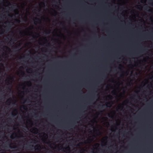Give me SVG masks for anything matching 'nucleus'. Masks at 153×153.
<instances>
[{"instance_id":"c03bdc74","label":"nucleus","mask_w":153,"mask_h":153,"mask_svg":"<svg viewBox=\"0 0 153 153\" xmlns=\"http://www.w3.org/2000/svg\"><path fill=\"white\" fill-rule=\"evenodd\" d=\"M49 45H50V44H49Z\"/></svg>"},{"instance_id":"9d476101","label":"nucleus","mask_w":153,"mask_h":153,"mask_svg":"<svg viewBox=\"0 0 153 153\" xmlns=\"http://www.w3.org/2000/svg\"><path fill=\"white\" fill-rule=\"evenodd\" d=\"M35 20H38V21H40V19H39L38 18H37L36 17V18H35Z\"/></svg>"},{"instance_id":"cd10ccee","label":"nucleus","mask_w":153,"mask_h":153,"mask_svg":"<svg viewBox=\"0 0 153 153\" xmlns=\"http://www.w3.org/2000/svg\"><path fill=\"white\" fill-rule=\"evenodd\" d=\"M15 7V6H13L12 7V8H14Z\"/></svg>"},{"instance_id":"f257e3e1","label":"nucleus","mask_w":153,"mask_h":153,"mask_svg":"<svg viewBox=\"0 0 153 153\" xmlns=\"http://www.w3.org/2000/svg\"><path fill=\"white\" fill-rule=\"evenodd\" d=\"M112 104V102H107L105 105H102L101 108H104V106H105L106 107H110Z\"/></svg>"},{"instance_id":"9b49d317","label":"nucleus","mask_w":153,"mask_h":153,"mask_svg":"<svg viewBox=\"0 0 153 153\" xmlns=\"http://www.w3.org/2000/svg\"><path fill=\"white\" fill-rule=\"evenodd\" d=\"M33 147V145H29V146H28V147L29 148H31V147Z\"/></svg>"},{"instance_id":"a211bd4d","label":"nucleus","mask_w":153,"mask_h":153,"mask_svg":"<svg viewBox=\"0 0 153 153\" xmlns=\"http://www.w3.org/2000/svg\"><path fill=\"white\" fill-rule=\"evenodd\" d=\"M33 140L34 141L37 142V141L36 140H35L33 139V140Z\"/></svg>"},{"instance_id":"79ce46f5","label":"nucleus","mask_w":153,"mask_h":153,"mask_svg":"<svg viewBox=\"0 0 153 153\" xmlns=\"http://www.w3.org/2000/svg\"><path fill=\"white\" fill-rule=\"evenodd\" d=\"M109 97H111V96H109Z\"/></svg>"},{"instance_id":"2f4dec72","label":"nucleus","mask_w":153,"mask_h":153,"mask_svg":"<svg viewBox=\"0 0 153 153\" xmlns=\"http://www.w3.org/2000/svg\"><path fill=\"white\" fill-rule=\"evenodd\" d=\"M80 144H82V143H80Z\"/></svg>"},{"instance_id":"dca6fc26","label":"nucleus","mask_w":153,"mask_h":153,"mask_svg":"<svg viewBox=\"0 0 153 153\" xmlns=\"http://www.w3.org/2000/svg\"><path fill=\"white\" fill-rule=\"evenodd\" d=\"M15 39V38H13V39H12L11 40L14 41H15L16 40Z\"/></svg>"},{"instance_id":"2eb2a0df","label":"nucleus","mask_w":153,"mask_h":153,"mask_svg":"<svg viewBox=\"0 0 153 153\" xmlns=\"http://www.w3.org/2000/svg\"><path fill=\"white\" fill-rule=\"evenodd\" d=\"M1 31L2 32V33H0V34H2V33H4V31H3V30H2Z\"/></svg>"},{"instance_id":"a878e982","label":"nucleus","mask_w":153,"mask_h":153,"mask_svg":"<svg viewBox=\"0 0 153 153\" xmlns=\"http://www.w3.org/2000/svg\"><path fill=\"white\" fill-rule=\"evenodd\" d=\"M35 34H36V35H39V34L37 33H35Z\"/></svg>"},{"instance_id":"1a4fd4ad","label":"nucleus","mask_w":153,"mask_h":153,"mask_svg":"<svg viewBox=\"0 0 153 153\" xmlns=\"http://www.w3.org/2000/svg\"><path fill=\"white\" fill-rule=\"evenodd\" d=\"M32 36L33 37V38H34V39H36L38 37V36H35L34 35H32Z\"/></svg>"},{"instance_id":"f03ea898","label":"nucleus","mask_w":153,"mask_h":153,"mask_svg":"<svg viewBox=\"0 0 153 153\" xmlns=\"http://www.w3.org/2000/svg\"><path fill=\"white\" fill-rule=\"evenodd\" d=\"M34 147L36 148L35 149L36 151H39L41 149V146L39 144L36 145Z\"/></svg>"},{"instance_id":"412c9836","label":"nucleus","mask_w":153,"mask_h":153,"mask_svg":"<svg viewBox=\"0 0 153 153\" xmlns=\"http://www.w3.org/2000/svg\"><path fill=\"white\" fill-rule=\"evenodd\" d=\"M28 70H29V71H32V69H31V68H29L28 69Z\"/></svg>"},{"instance_id":"09e8293b","label":"nucleus","mask_w":153,"mask_h":153,"mask_svg":"<svg viewBox=\"0 0 153 153\" xmlns=\"http://www.w3.org/2000/svg\"><path fill=\"white\" fill-rule=\"evenodd\" d=\"M152 40L153 41V39H152Z\"/></svg>"},{"instance_id":"a19ab883","label":"nucleus","mask_w":153,"mask_h":153,"mask_svg":"<svg viewBox=\"0 0 153 153\" xmlns=\"http://www.w3.org/2000/svg\"><path fill=\"white\" fill-rule=\"evenodd\" d=\"M15 48H17V47H16Z\"/></svg>"},{"instance_id":"0eeeda50","label":"nucleus","mask_w":153,"mask_h":153,"mask_svg":"<svg viewBox=\"0 0 153 153\" xmlns=\"http://www.w3.org/2000/svg\"><path fill=\"white\" fill-rule=\"evenodd\" d=\"M150 7L149 6H147L144 8V9L146 10H147L149 9L150 8Z\"/></svg>"},{"instance_id":"423d86ee","label":"nucleus","mask_w":153,"mask_h":153,"mask_svg":"<svg viewBox=\"0 0 153 153\" xmlns=\"http://www.w3.org/2000/svg\"><path fill=\"white\" fill-rule=\"evenodd\" d=\"M3 48H4L6 49H8V50H10V48L8 47H7V46H4Z\"/></svg>"},{"instance_id":"f704fd0d","label":"nucleus","mask_w":153,"mask_h":153,"mask_svg":"<svg viewBox=\"0 0 153 153\" xmlns=\"http://www.w3.org/2000/svg\"><path fill=\"white\" fill-rule=\"evenodd\" d=\"M148 11H150H150H151V10H148Z\"/></svg>"},{"instance_id":"ddd939ff","label":"nucleus","mask_w":153,"mask_h":153,"mask_svg":"<svg viewBox=\"0 0 153 153\" xmlns=\"http://www.w3.org/2000/svg\"><path fill=\"white\" fill-rule=\"evenodd\" d=\"M33 28V26H32L31 27H29L28 29H29L30 30H31V29H32Z\"/></svg>"},{"instance_id":"72a5a7b5","label":"nucleus","mask_w":153,"mask_h":153,"mask_svg":"<svg viewBox=\"0 0 153 153\" xmlns=\"http://www.w3.org/2000/svg\"><path fill=\"white\" fill-rule=\"evenodd\" d=\"M23 75L25 74H24V72L23 73Z\"/></svg>"},{"instance_id":"4c0bfd02","label":"nucleus","mask_w":153,"mask_h":153,"mask_svg":"<svg viewBox=\"0 0 153 153\" xmlns=\"http://www.w3.org/2000/svg\"><path fill=\"white\" fill-rule=\"evenodd\" d=\"M23 68V67H21V68Z\"/></svg>"},{"instance_id":"aec40b11","label":"nucleus","mask_w":153,"mask_h":153,"mask_svg":"<svg viewBox=\"0 0 153 153\" xmlns=\"http://www.w3.org/2000/svg\"><path fill=\"white\" fill-rule=\"evenodd\" d=\"M12 115H13V116H15L16 114H13V113H12Z\"/></svg>"},{"instance_id":"e433bc0d","label":"nucleus","mask_w":153,"mask_h":153,"mask_svg":"<svg viewBox=\"0 0 153 153\" xmlns=\"http://www.w3.org/2000/svg\"><path fill=\"white\" fill-rule=\"evenodd\" d=\"M10 79H13V78H11V77L10 78Z\"/></svg>"},{"instance_id":"4468645a","label":"nucleus","mask_w":153,"mask_h":153,"mask_svg":"<svg viewBox=\"0 0 153 153\" xmlns=\"http://www.w3.org/2000/svg\"><path fill=\"white\" fill-rule=\"evenodd\" d=\"M23 108L24 109H25V108H27V106H25V105H23Z\"/></svg>"},{"instance_id":"7c9ffc66","label":"nucleus","mask_w":153,"mask_h":153,"mask_svg":"<svg viewBox=\"0 0 153 153\" xmlns=\"http://www.w3.org/2000/svg\"><path fill=\"white\" fill-rule=\"evenodd\" d=\"M24 100L25 102L26 101V100Z\"/></svg>"},{"instance_id":"c9c22d12","label":"nucleus","mask_w":153,"mask_h":153,"mask_svg":"<svg viewBox=\"0 0 153 153\" xmlns=\"http://www.w3.org/2000/svg\"><path fill=\"white\" fill-rule=\"evenodd\" d=\"M17 21H19V20H16Z\"/></svg>"},{"instance_id":"4be33fe9","label":"nucleus","mask_w":153,"mask_h":153,"mask_svg":"<svg viewBox=\"0 0 153 153\" xmlns=\"http://www.w3.org/2000/svg\"><path fill=\"white\" fill-rule=\"evenodd\" d=\"M22 32H21V31H20V34H22Z\"/></svg>"},{"instance_id":"8fccbe9b","label":"nucleus","mask_w":153,"mask_h":153,"mask_svg":"<svg viewBox=\"0 0 153 153\" xmlns=\"http://www.w3.org/2000/svg\"><path fill=\"white\" fill-rule=\"evenodd\" d=\"M1 1V0H0V1Z\"/></svg>"},{"instance_id":"20e7f679","label":"nucleus","mask_w":153,"mask_h":153,"mask_svg":"<svg viewBox=\"0 0 153 153\" xmlns=\"http://www.w3.org/2000/svg\"><path fill=\"white\" fill-rule=\"evenodd\" d=\"M32 130L34 131V132L33 133L34 134H37L38 131V129L36 128H33Z\"/></svg>"},{"instance_id":"bb28decb","label":"nucleus","mask_w":153,"mask_h":153,"mask_svg":"<svg viewBox=\"0 0 153 153\" xmlns=\"http://www.w3.org/2000/svg\"><path fill=\"white\" fill-rule=\"evenodd\" d=\"M112 93H113V94L114 95L115 94H114V92H113Z\"/></svg>"},{"instance_id":"39448f33","label":"nucleus","mask_w":153,"mask_h":153,"mask_svg":"<svg viewBox=\"0 0 153 153\" xmlns=\"http://www.w3.org/2000/svg\"><path fill=\"white\" fill-rule=\"evenodd\" d=\"M12 100L11 99H9L6 102L7 103H9L8 105H9L10 104V102H9V101H11Z\"/></svg>"},{"instance_id":"49530a36","label":"nucleus","mask_w":153,"mask_h":153,"mask_svg":"<svg viewBox=\"0 0 153 153\" xmlns=\"http://www.w3.org/2000/svg\"><path fill=\"white\" fill-rule=\"evenodd\" d=\"M135 97V95H134L133 97Z\"/></svg>"},{"instance_id":"6e6552de","label":"nucleus","mask_w":153,"mask_h":153,"mask_svg":"<svg viewBox=\"0 0 153 153\" xmlns=\"http://www.w3.org/2000/svg\"><path fill=\"white\" fill-rule=\"evenodd\" d=\"M68 149L69 150L70 149V147L69 146H68V147H67L66 148H64V149L66 150H67V149Z\"/></svg>"},{"instance_id":"a18cd8bd","label":"nucleus","mask_w":153,"mask_h":153,"mask_svg":"<svg viewBox=\"0 0 153 153\" xmlns=\"http://www.w3.org/2000/svg\"><path fill=\"white\" fill-rule=\"evenodd\" d=\"M119 107H118V109H119Z\"/></svg>"},{"instance_id":"37998d69","label":"nucleus","mask_w":153,"mask_h":153,"mask_svg":"<svg viewBox=\"0 0 153 153\" xmlns=\"http://www.w3.org/2000/svg\"><path fill=\"white\" fill-rule=\"evenodd\" d=\"M137 97L138 98H139V96H138Z\"/></svg>"},{"instance_id":"58836bf2","label":"nucleus","mask_w":153,"mask_h":153,"mask_svg":"<svg viewBox=\"0 0 153 153\" xmlns=\"http://www.w3.org/2000/svg\"><path fill=\"white\" fill-rule=\"evenodd\" d=\"M152 78H153V75H152Z\"/></svg>"},{"instance_id":"393cba45","label":"nucleus","mask_w":153,"mask_h":153,"mask_svg":"<svg viewBox=\"0 0 153 153\" xmlns=\"http://www.w3.org/2000/svg\"><path fill=\"white\" fill-rule=\"evenodd\" d=\"M47 31H47V30H46V31H45V33H46V32H47Z\"/></svg>"},{"instance_id":"f8f14e48","label":"nucleus","mask_w":153,"mask_h":153,"mask_svg":"<svg viewBox=\"0 0 153 153\" xmlns=\"http://www.w3.org/2000/svg\"><path fill=\"white\" fill-rule=\"evenodd\" d=\"M11 143H10V145H9V147H10V148H16V147H15H15H14L12 148V147H11Z\"/></svg>"},{"instance_id":"5701e85b","label":"nucleus","mask_w":153,"mask_h":153,"mask_svg":"<svg viewBox=\"0 0 153 153\" xmlns=\"http://www.w3.org/2000/svg\"><path fill=\"white\" fill-rule=\"evenodd\" d=\"M14 111H15L16 112H17V110L16 109H15Z\"/></svg>"},{"instance_id":"7ed1b4c3","label":"nucleus","mask_w":153,"mask_h":153,"mask_svg":"<svg viewBox=\"0 0 153 153\" xmlns=\"http://www.w3.org/2000/svg\"><path fill=\"white\" fill-rule=\"evenodd\" d=\"M6 22L8 23L7 24V30L8 31L9 30V28L11 27V25L10 24V22H9L7 21Z\"/></svg>"},{"instance_id":"c756f323","label":"nucleus","mask_w":153,"mask_h":153,"mask_svg":"<svg viewBox=\"0 0 153 153\" xmlns=\"http://www.w3.org/2000/svg\"><path fill=\"white\" fill-rule=\"evenodd\" d=\"M151 5L152 6H153V3L151 4Z\"/></svg>"},{"instance_id":"c85d7f7f","label":"nucleus","mask_w":153,"mask_h":153,"mask_svg":"<svg viewBox=\"0 0 153 153\" xmlns=\"http://www.w3.org/2000/svg\"><path fill=\"white\" fill-rule=\"evenodd\" d=\"M50 33V31H48V33Z\"/></svg>"},{"instance_id":"473e14b6","label":"nucleus","mask_w":153,"mask_h":153,"mask_svg":"<svg viewBox=\"0 0 153 153\" xmlns=\"http://www.w3.org/2000/svg\"><path fill=\"white\" fill-rule=\"evenodd\" d=\"M62 25H63V26H64V25H64V24H62Z\"/></svg>"},{"instance_id":"ea45409f","label":"nucleus","mask_w":153,"mask_h":153,"mask_svg":"<svg viewBox=\"0 0 153 153\" xmlns=\"http://www.w3.org/2000/svg\"><path fill=\"white\" fill-rule=\"evenodd\" d=\"M77 146H79V144H77Z\"/></svg>"},{"instance_id":"f3484780","label":"nucleus","mask_w":153,"mask_h":153,"mask_svg":"<svg viewBox=\"0 0 153 153\" xmlns=\"http://www.w3.org/2000/svg\"><path fill=\"white\" fill-rule=\"evenodd\" d=\"M10 138H11V139H13V136L12 135H11V136Z\"/></svg>"},{"instance_id":"6ab92c4d","label":"nucleus","mask_w":153,"mask_h":153,"mask_svg":"<svg viewBox=\"0 0 153 153\" xmlns=\"http://www.w3.org/2000/svg\"><path fill=\"white\" fill-rule=\"evenodd\" d=\"M96 146H99V144H98V143H97V144H96Z\"/></svg>"},{"instance_id":"b1692460","label":"nucleus","mask_w":153,"mask_h":153,"mask_svg":"<svg viewBox=\"0 0 153 153\" xmlns=\"http://www.w3.org/2000/svg\"><path fill=\"white\" fill-rule=\"evenodd\" d=\"M36 22V21H35L34 20V24H36V23H35Z\"/></svg>"},{"instance_id":"de8ad7c7","label":"nucleus","mask_w":153,"mask_h":153,"mask_svg":"<svg viewBox=\"0 0 153 153\" xmlns=\"http://www.w3.org/2000/svg\"><path fill=\"white\" fill-rule=\"evenodd\" d=\"M8 16H10V15H8Z\"/></svg>"}]
</instances>
